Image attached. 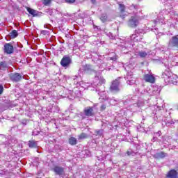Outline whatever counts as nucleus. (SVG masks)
<instances>
[{
	"mask_svg": "<svg viewBox=\"0 0 178 178\" xmlns=\"http://www.w3.org/2000/svg\"><path fill=\"white\" fill-rule=\"evenodd\" d=\"M164 72L162 73L161 77L163 79L165 83L167 84L170 83V77L172 76V72L169 71V67H167Z\"/></svg>",
	"mask_w": 178,
	"mask_h": 178,
	"instance_id": "nucleus-7",
	"label": "nucleus"
},
{
	"mask_svg": "<svg viewBox=\"0 0 178 178\" xmlns=\"http://www.w3.org/2000/svg\"><path fill=\"white\" fill-rule=\"evenodd\" d=\"M175 47L178 48V35L172 36L169 42V47L173 48Z\"/></svg>",
	"mask_w": 178,
	"mask_h": 178,
	"instance_id": "nucleus-9",
	"label": "nucleus"
},
{
	"mask_svg": "<svg viewBox=\"0 0 178 178\" xmlns=\"http://www.w3.org/2000/svg\"><path fill=\"white\" fill-rule=\"evenodd\" d=\"M111 60H118V56L116 54H113V56L110 57Z\"/></svg>",
	"mask_w": 178,
	"mask_h": 178,
	"instance_id": "nucleus-33",
	"label": "nucleus"
},
{
	"mask_svg": "<svg viewBox=\"0 0 178 178\" xmlns=\"http://www.w3.org/2000/svg\"><path fill=\"white\" fill-rule=\"evenodd\" d=\"M69 144H70V145H76V144H77V139L74 137H70L69 138Z\"/></svg>",
	"mask_w": 178,
	"mask_h": 178,
	"instance_id": "nucleus-22",
	"label": "nucleus"
},
{
	"mask_svg": "<svg viewBox=\"0 0 178 178\" xmlns=\"http://www.w3.org/2000/svg\"><path fill=\"white\" fill-rule=\"evenodd\" d=\"M91 69V65H83L80 69L79 72H88Z\"/></svg>",
	"mask_w": 178,
	"mask_h": 178,
	"instance_id": "nucleus-19",
	"label": "nucleus"
},
{
	"mask_svg": "<svg viewBox=\"0 0 178 178\" xmlns=\"http://www.w3.org/2000/svg\"><path fill=\"white\" fill-rule=\"evenodd\" d=\"M136 152L133 151L131 149H129L127 152V154L130 156V155H131V156H134V155H136Z\"/></svg>",
	"mask_w": 178,
	"mask_h": 178,
	"instance_id": "nucleus-26",
	"label": "nucleus"
},
{
	"mask_svg": "<svg viewBox=\"0 0 178 178\" xmlns=\"http://www.w3.org/2000/svg\"><path fill=\"white\" fill-rule=\"evenodd\" d=\"M105 83V80L104 79V77L101 76H96L94 79L93 83H92V86L93 88L95 89L96 92H98V95L100 96L99 99H103V101H108L109 104H112V102H113V99L109 98V97L105 95V90H101L99 88H98L99 86H101L102 84Z\"/></svg>",
	"mask_w": 178,
	"mask_h": 178,
	"instance_id": "nucleus-1",
	"label": "nucleus"
},
{
	"mask_svg": "<svg viewBox=\"0 0 178 178\" xmlns=\"http://www.w3.org/2000/svg\"><path fill=\"white\" fill-rule=\"evenodd\" d=\"M151 51H140L136 52V55L140 58H145L147 55H149Z\"/></svg>",
	"mask_w": 178,
	"mask_h": 178,
	"instance_id": "nucleus-17",
	"label": "nucleus"
},
{
	"mask_svg": "<svg viewBox=\"0 0 178 178\" xmlns=\"http://www.w3.org/2000/svg\"><path fill=\"white\" fill-rule=\"evenodd\" d=\"M146 91L149 94V95H159L161 92V88L158 86H151L149 90L147 89Z\"/></svg>",
	"mask_w": 178,
	"mask_h": 178,
	"instance_id": "nucleus-5",
	"label": "nucleus"
},
{
	"mask_svg": "<svg viewBox=\"0 0 178 178\" xmlns=\"http://www.w3.org/2000/svg\"><path fill=\"white\" fill-rule=\"evenodd\" d=\"M100 20L103 22L105 23L106 22L109 21L108 19V15H106V14L104 13L102 14L101 17H100Z\"/></svg>",
	"mask_w": 178,
	"mask_h": 178,
	"instance_id": "nucleus-23",
	"label": "nucleus"
},
{
	"mask_svg": "<svg viewBox=\"0 0 178 178\" xmlns=\"http://www.w3.org/2000/svg\"><path fill=\"white\" fill-rule=\"evenodd\" d=\"M144 33L138 31H136L135 33L132 34L131 36V40L134 41V42H138L144 38Z\"/></svg>",
	"mask_w": 178,
	"mask_h": 178,
	"instance_id": "nucleus-4",
	"label": "nucleus"
},
{
	"mask_svg": "<svg viewBox=\"0 0 178 178\" xmlns=\"http://www.w3.org/2000/svg\"><path fill=\"white\" fill-rule=\"evenodd\" d=\"M88 136L86 133H81L80 135L78 136L79 140H84V138H87Z\"/></svg>",
	"mask_w": 178,
	"mask_h": 178,
	"instance_id": "nucleus-25",
	"label": "nucleus"
},
{
	"mask_svg": "<svg viewBox=\"0 0 178 178\" xmlns=\"http://www.w3.org/2000/svg\"><path fill=\"white\" fill-rule=\"evenodd\" d=\"M53 171L58 176H63V175H65V168L60 166H55L53 168Z\"/></svg>",
	"mask_w": 178,
	"mask_h": 178,
	"instance_id": "nucleus-11",
	"label": "nucleus"
},
{
	"mask_svg": "<svg viewBox=\"0 0 178 178\" xmlns=\"http://www.w3.org/2000/svg\"><path fill=\"white\" fill-rule=\"evenodd\" d=\"M156 140H158V137L154 135V136L153 137L152 141H156Z\"/></svg>",
	"mask_w": 178,
	"mask_h": 178,
	"instance_id": "nucleus-41",
	"label": "nucleus"
},
{
	"mask_svg": "<svg viewBox=\"0 0 178 178\" xmlns=\"http://www.w3.org/2000/svg\"><path fill=\"white\" fill-rule=\"evenodd\" d=\"M119 9H120L121 13H123V12H124V9H125L124 5L120 3L119 4Z\"/></svg>",
	"mask_w": 178,
	"mask_h": 178,
	"instance_id": "nucleus-30",
	"label": "nucleus"
},
{
	"mask_svg": "<svg viewBox=\"0 0 178 178\" xmlns=\"http://www.w3.org/2000/svg\"><path fill=\"white\" fill-rule=\"evenodd\" d=\"M175 66H178V63H175Z\"/></svg>",
	"mask_w": 178,
	"mask_h": 178,
	"instance_id": "nucleus-45",
	"label": "nucleus"
},
{
	"mask_svg": "<svg viewBox=\"0 0 178 178\" xmlns=\"http://www.w3.org/2000/svg\"><path fill=\"white\" fill-rule=\"evenodd\" d=\"M27 12H29V15H31V16H33V17H37L38 16H40V12H38V10H35L33 8H26Z\"/></svg>",
	"mask_w": 178,
	"mask_h": 178,
	"instance_id": "nucleus-13",
	"label": "nucleus"
},
{
	"mask_svg": "<svg viewBox=\"0 0 178 178\" xmlns=\"http://www.w3.org/2000/svg\"><path fill=\"white\" fill-rule=\"evenodd\" d=\"M165 122V124H175V121L173 120H168Z\"/></svg>",
	"mask_w": 178,
	"mask_h": 178,
	"instance_id": "nucleus-34",
	"label": "nucleus"
},
{
	"mask_svg": "<svg viewBox=\"0 0 178 178\" xmlns=\"http://www.w3.org/2000/svg\"><path fill=\"white\" fill-rule=\"evenodd\" d=\"M19 34L17 33V31L13 30L12 32L10 33V36L11 38H16Z\"/></svg>",
	"mask_w": 178,
	"mask_h": 178,
	"instance_id": "nucleus-24",
	"label": "nucleus"
},
{
	"mask_svg": "<svg viewBox=\"0 0 178 178\" xmlns=\"http://www.w3.org/2000/svg\"><path fill=\"white\" fill-rule=\"evenodd\" d=\"M84 113L86 116H94V109L92 107H87L84 109Z\"/></svg>",
	"mask_w": 178,
	"mask_h": 178,
	"instance_id": "nucleus-14",
	"label": "nucleus"
},
{
	"mask_svg": "<svg viewBox=\"0 0 178 178\" xmlns=\"http://www.w3.org/2000/svg\"><path fill=\"white\" fill-rule=\"evenodd\" d=\"M122 51H124V49H128V48H131V42L127 41L125 42L124 44H122Z\"/></svg>",
	"mask_w": 178,
	"mask_h": 178,
	"instance_id": "nucleus-18",
	"label": "nucleus"
},
{
	"mask_svg": "<svg viewBox=\"0 0 178 178\" xmlns=\"http://www.w3.org/2000/svg\"><path fill=\"white\" fill-rule=\"evenodd\" d=\"M127 24L129 27L136 28L138 26V17L132 16L131 19H129Z\"/></svg>",
	"mask_w": 178,
	"mask_h": 178,
	"instance_id": "nucleus-6",
	"label": "nucleus"
},
{
	"mask_svg": "<svg viewBox=\"0 0 178 178\" xmlns=\"http://www.w3.org/2000/svg\"><path fill=\"white\" fill-rule=\"evenodd\" d=\"M49 31L47 30H42L41 31V34H43V35H47V34H49Z\"/></svg>",
	"mask_w": 178,
	"mask_h": 178,
	"instance_id": "nucleus-35",
	"label": "nucleus"
},
{
	"mask_svg": "<svg viewBox=\"0 0 178 178\" xmlns=\"http://www.w3.org/2000/svg\"><path fill=\"white\" fill-rule=\"evenodd\" d=\"M177 175V171H176L175 170H171L167 174L166 178H178Z\"/></svg>",
	"mask_w": 178,
	"mask_h": 178,
	"instance_id": "nucleus-15",
	"label": "nucleus"
},
{
	"mask_svg": "<svg viewBox=\"0 0 178 178\" xmlns=\"http://www.w3.org/2000/svg\"><path fill=\"white\" fill-rule=\"evenodd\" d=\"M40 134V132L35 133V131L33 132V136H38Z\"/></svg>",
	"mask_w": 178,
	"mask_h": 178,
	"instance_id": "nucleus-42",
	"label": "nucleus"
},
{
	"mask_svg": "<svg viewBox=\"0 0 178 178\" xmlns=\"http://www.w3.org/2000/svg\"><path fill=\"white\" fill-rule=\"evenodd\" d=\"M161 134H162V133H161V131H159V132L154 134V136H155L156 137H161Z\"/></svg>",
	"mask_w": 178,
	"mask_h": 178,
	"instance_id": "nucleus-38",
	"label": "nucleus"
},
{
	"mask_svg": "<svg viewBox=\"0 0 178 178\" xmlns=\"http://www.w3.org/2000/svg\"><path fill=\"white\" fill-rule=\"evenodd\" d=\"M8 69V64L5 61L0 62V70H6Z\"/></svg>",
	"mask_w": 178,
	"mask_h": 178,
	"instance_id": "nucleus-21",
	"label": "nucleus"
},
{
	"mask_svg": "<svg viewBox=\"0 0 178 178\" xmlns=\"http://www.w3.org/2000/svg\"><path fill=\"white\" fill-rule=\"evenodd\" d=\"M133 79H136V77L133 76L132 74H128V75L127 76V81H130L133 80Z\"/></svg>",
	"mask_w": 178,
	"mask_h": 178,
	"instance_id": "nucleus-29",
	"label": "nucleus"
},
{
	"mask_svg": "<svg viewBox=\"0 0 178 178\" xmlns=\"http://www.w3.org/2000/svg\"><path fill=\"white\" fill-rule=\"evenodd\" d=\"M91 1V2L92 3H95V1H97V0H90Z\"/></svg>",
	"mask_w": 178,
	"mask_h": 178,
	"instance_id": "nucleus-44",
	"label": "nucleus"
},
{
	"mask_svg": "<svg viewBox=\"0 0 178 178\" xmlns=\"http://www.w3.org/2000/svg\"><path fill=\"white\" fill-rule=\"evenodd\" d=\"M120 77L117 78L115 81H113L110 90L112 92H119L120 91V88H119V86H120Z\"/></svg>",
	"mask_w": 178,
	"mask_h": 178,
	"instance_id": "nucleus-2",
	"label": "nucleus"
},
{
	"mask_svg": "<svg viewBox=\"0 0 178 178\" xmlns=\"http://www.w3.org/2000/svg\"><path fill=\"white\" fill-rule=\"evenodd\" d=\"M77 76H75V78H74V80H76V79H77Z\"/></svg>",
	"mask_w": 178,
	"mask_h": 178,
	"instance_id": "nucleus-46",
	"label": "nucleus"
},
{
	"mask_svg": "<svg viewBox=\"0 0 178 178\" xmlns=\"http://www.w3.org/2000/svg\"><path fill=\"white\" fill-rule=\"evenodd\" d=\"M10 79L12 81L17 83L22 80V74L19 73H12L10 74Z\"/></svg>",
	"mask_w": 178,
	"mask_h": 178,
	"instance_id": "nucleus-10",
	"label": "nucleus"
},
{
	"mask_svg": "<svg viewBox=\"0 0 178 178\" xmlns=\"http://www.w3.org/2000/svg\"><path fill=\"white\" fill-rule=\"evenodd\" d=\"M51 3V0H43V5L48 6Z\"/></svg>",
	"mask_w": 178,
	"mask_h": 178,
	"instance_id": "nucleus-31",
	"label": "nucleus"
},
{
	"mask_svg": "<svg viewBox=\"0 0 178 178\" xmlns=\"http://www.w3.org/2000/svg\"><path fill=\"white\" fill-rule=\"evenodd\" d=\"M65 2L67 3H74V2H76V0H65Z\"/></svg>",
	"mask_w": 178,
	"mask_h": 178,
	"instance_id": "nucleus-37",
	"label": "nucleus"
},
{
	"mask_svg": "<svg viewBox=\"0 0 178 178\" xmlns=\"http://www.w3.org/2000/svg\"><path fill=\"white\" fill-rule=\"evenodd\" d=\"M101 109H102V111H105V109H106V104H102L101 106Z\"/></svg>",
	"mask_w": 178,
	"mask_h": 178,
	"instance_id": "nucleus-39",
	"label": "nucleus"
},
{
	"mask_svg": "<svg viewBox=\"0 0 178 178\" xmlns=\"http://www.w3.org/2000/svg\"><path fill=\"white\" fill-rule=\"evenodd\" d=\"M143 80L146 83H150L151 84H154L155 83V76L152 73L145 74L143 75Z\"/></svg>",
	"mask_w": 178,
	"mask_h": 178,
	"instance_id": "nucleus-8",
	"label": "nucleus"
},
{
	"mask_svg": "<svg viewBox=\"0 0 178 178\" xmlns=\"http://www.w3.org/2000/svg\"><path fill=\"white\" fill-rule=\"evenodd\" d=\"M137 105H138L137 104H134L135 106H137Z\"/></svg>",
	"mask_w": 178,
	"mask_h": 178,
	"instance_id": "nucleus-47",
	"label": "nucleus"
},
{
	"mask_svg": "<svg viewBox=\"0 0 178 178\" xmlns=\"http://www.w3.org/2000/svg\"><path fill=\"white\" fill-rule=\"evenodd\" d=\"M108 35L111 40H115V35H113L112 33H109Z\"/></svg>",
	"mask_w": 178,
	"mask_h": 178,
	"instance_id": "nucleus-36",
	"label": "nucleus"
},
{
	"mask_svg": "<svg viewBox=\"0 0 178 178\" xmlns=\"http://www.w3.org/2000/svg\"><path fill=\"white\" fill-rule=\"evenodd\" d=\"M4 52L6 54H8L9 55H10V54H13V45H12L10 43H6L4 44Z\"/></svg>",
	"mask_w": 178,
	"mask_h": 178,
	"instance_id": "nucleus-12",
	"label": "nucleus"
},
{
	"mask_svg": "<svg viewBox=\"0 0 178 178\" xmlns=\"http://www.w3.org/2000/svg\"><path fill=\"white\" fill-rule=\"evenodd\" d=\"M3 92V86L2 85H0V94H2Z\"/></svg>",
	"mask_w": 178,
	"mask_h": 178,
	"instance_id": "nucleus-40",
	"label": "nucleus"
},
{
	"mask_svg": "<svg viewBox=\"0 0 178 178\" xmlns=\"http://www.w3.org/2000/svg\"><path fill=\"white\" fill-rule=\"evenodd\" d=\"M165 156H168V154L163 152H157L154 155V158H155L156 159H162L165 158Z\"/></svg>",
	"mask_w": 178,
	"mask_h": 178,
	"instance_id": "nucleus-16",
	"label": "nucleus"
},
{
	"mask_svg": "<svg viewBox=\"0 0 178 178\" xmlns=\"http://www.w3.org/2000/svg\"><path fill=\"white\" fill-rule=\"evenodd\" d=\"M72 63V58L69 56H64L60 60V65L65 69L70 67V64Z\"/></svg>",
	"mask_w": 178,
	"mask_h": 178,
	"instance_id": "nucleus-3",
	"label": "nucleus"
},
{
	"mask_svg": "<svg viewBox=\"0 0 178 178\" xmlns=\"http://www.w3.org/2000/svg\"><path fill=\"white\" fill-rule=\"evenodd\" d=\"M28 145L29 148H37V147H38L37 142H35V140H29Z\"/></svg>",
	"mask_w": 178,
	"mask_h": 178,
	"instance_id": "nucleus-20",
	"label": "nucleus"
},
{
	"mask_svg": "<svg viewBox=\"0 0 178 178\" xmlns=\"http://www.w3.org/2000/svg\"><path fill=\"white\" fill-rule=\"evenodd\" d=\"M127 83L129 86H133V84H136V78H133L131 81H127Z\"/></svg>",
	"mask_w": 178,
	"mask_h": 178,
	"instance_id": "nucleus-28",
	"label": "nucleus"
},
{
	"mask_svg": "<svg viewBox=\"0 0 178 178\" xmlns=\"http://www.w3.org/2000/svg\"><path fill=\"white\" fill-rule=\"evenodd\" d=\"M120 17L121 19H124L126 17V15H121Z\"/></svg>",
	"mask_w": 178,
	"mask_h": 178,
	"instance_id": "nucleus-43",
	"label": "nucleus"
},
{
	"mask_svg": "<svg viewBox=\"0 0 178 178\" xmlns=\"http://www.w3.org/2000/svg\"><path fill=\"white\" fill-rule=\"evenodd\" d=\"M96 134H97V136H102V134H104V130L100 129V130H99V131H96Z\"/></svg>",
	"mask_w": 178,
	"mask_h": 178,
	"instance_id": "nucleus-32",
	"label": "nucleus"
},
{
	"mask_svg": "<svg viewBox=\"0 0 178 178\" xmlns=\"http://www.w3.org/2000/svg\"><path fill=\"white\" fill-rule=\"evenodd\" d=\"M156 115L157 122H163V116L159 115V113H158V115L156 113Z\"/></svg>",
	"mask_w": 178,
	"mask_h": 178,
	"instance_id": "nucleus-27",
	"label": "nucleus"
}]
</instances>
